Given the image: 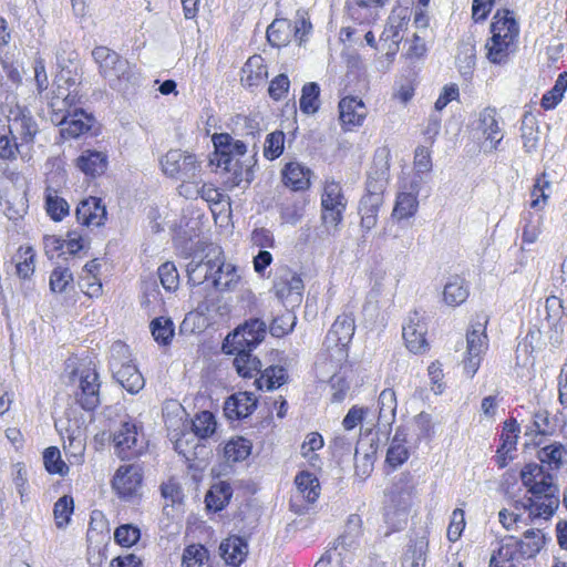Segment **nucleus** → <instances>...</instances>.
<instances>
[{"mask_svg":"<svg viewBox=\"0 0 567 567\" xmlns=\"http://www.w3.org/2000/svg\"><path fill=\"white\" fill-rule=\"evenodd\" d=\"M487 319L471 324L466 333V355L463 360L464 371L473 378L477 372L483 353L487 349V336L485 333Z\"/></svg>","mask_w":567,"mask_h":567,"instance_id":"obj_11","label":"nucleus"},{"mask_svg":"<svg viewBox=\"0 0 567 567\" xmlns=\"http://www.w3.org/2000/svg\"><path fill=\"white\" fill-rule=\"evenodd\" d=\"M409 458V451L404 445V439H392L386 453V463L392 467L402 465Z\"/></svg>","mask_w":567,"mask_h":567,"instance_id":"obj_56","label":"nucleus"},{"mask_svg":"<svg viewBox=\"0 0 567 567\" xmlns=\"http://www.w3.org/2000/svg\"><path fill=\"white\" fill-rule=\"evenodd\" d=\"M546 543L545 534L542 529H527L522 539H516V545L524 559L536 557Z\"/></svg>","mask_w":567,"mask_h":567,"instance_id":"obj_33","label":"nucleus"},{"mask_svg":"<svg viewBox=\"0 0 567 567\" xmlns=\"http://www.w3.org/2000/svg\"><path fill=\"white\" fill-rule=\"evenodd\" d=\"M141 427L130 416L121 420L118 426L112 434L114 453L121 460H132L140 456L147 446L146 440Z\"/></svg>","mask_w":567,"mask_h":567,"instance_id":"obj_7","label":"nucleus"},{"mask_svg":"<svg viewBox=\"0 0 567 567\" xmlns=\"http://www.w3.org/2000/svg\"><path fill=\"white\" fill-rule=\"evenodd\" d=\"M151 331L155 339L161 344L167 346L174 337V323L171 318L159 317L151 322Z\"/></svg>","mask_w":567,"mask_h":567,"instance_id":"obj_50","label":"nucleus"},{"mask_svg":"<svg viewBox=\"0 0 567 567\" xmlns=\"http://www.w3.org/2000/svg\"><path fill=\"white\" fill-rule=\"evenodd\" d=\"M78 167L92 177L101 176L107 169V155L100 151H85L76 159Z\"/></svg>","mask_w":567,"mask_h":567,"instance_id":"obj_28","label":"nucleus"},{"mask_svg":"<svg viewBox=\"0 0 567 567\" xmlns=\"http://www.w3.org/2000/svg\"><path fill=\"white\" fill-rule=\"evenodd\" d=\"M307 200L302 195L289 193L279 204L280 218L284 224H298L306 209Z\"/></svg>","mask_w":567,"mask_h":567,"instance_id":"obj_24","label":"nucleus"},{"mask_svg":"<svg viewBox=\"0 0 567 567\" xmlns=\"http://www.w3.org/2000/svg\"><path fill=\"white\" fill-rule=\"evenodd\" d=\"M491 33L492 37L485 44L486 58L494 64L505 63L509 53L515 51L519 35V24L514 11L497 10L491 23Z\"/></svg>","mask_w":567,"mask_h":567,"instance_id":"obj_3","label":"nucleus"},{"mask_svg":"<svg viewBox=\"0 0 567 567\" xmlns=\"http://www.w3.org/2000/svg\"><path fill=\"white\" fill-rule=\"evenodd\" d=\"M217 427L215 415L209 411H202L195 415L192 429L199 439L210 437Z\"/></svg>","mask_w":567,"mask_h":567,"instance_id":"obj_45","label":"nucleus"},{"mask_svg":"<svg viewBox=\"0 0 567 567\" xmlns=\"http://www.w3.org/2000/svg\"><path fill=\"white\" fill-rule=\"evenodd\" d=\"M519 424L515 419H509L504 422L502 440L503 443L497 450L498 460L497 464L499 467H504L507 464L506 455L516 449L517 437L519 433Z\"/></svg>","mask_w":567,"mask_h":567,"instance_id":"obj_31","label":"nucleus"},{"mask_svg":"<svg viewBox=\"0 0 567 567\" xmlns=\"http://www.w3.org/2000/svg\"><path fill=\"white\" fill-rule=\"evenodd\" d=\"M322 221L327 228L336 229L343 218L347 199L339 183L327 182L321 195Z\"/></svg>","mask_w":567,"mask_h":567,"instance_id":"obj_12","label":"nucleus"},{"mask_svg":"<svg viewBox=\"0 0 567 567\" xmlns=\"http://www.w3.org/2000/svg\"><path fill=\"white\" fill-rule=\"evenodd\" d=\"M142 481L143 475L140 466L135 464L122 465L115 472L112 487L121 498L128 501L138 495Z\"/></svg>","mask_w":567,"mask_h":567,"instance_id":"obj_14","label":"nucleus"},{"mask_svg":"<svg viewBox=\"0 0 567 567\" xmlns=\"http://www.w3.org/2000/svg\"><path fill=\"white\" fill-rule=\"evenodd\" d=\"M309 175L310 169L297 162L287 163L281 171L284 186L295 192L307 189L310 186Z\"/></svg>","mask_w":567,"mask_h":567,"instance_id":"obj_26","label":"nucleus"},{"mask_svg":"<svg viewBox=\"0 0 567 567\" xmlns=\"http://www.w3.org/2000/svg\"><path fill=\"white\" fill-rule=\"evenodd\" d=\"M229 354H236L234 365L239 375L243 378H252L261 372L260 360L251 354L252 349L248 348H229Z\"/></svg>","mask_w":567,"mask_h":567,"instance_id":"obj_27","label":"nucleus"},{"mask_svg":"<svg viewBox=\"0 0 567 567\" xmlns=\"http://www.w3.org/2000/svg\"><path fill=\"white\" fill-rule=\"evenodd\" d=\"M266 332L267 324L264 320L259 318L247 320L226 337L223 351L229 354V348L254 349L265 339Z\"/></svg>","mask_w":567,"mask_h":567,"instance_id":"obj_10","label":"nucleus"},{"mask_svg":"<svg viewBox=\"0 0 567 567\" xmlns=\"http://www.w3.org/2000/svg\"><path fill=\"white\" fill-rule=\"evenodd\" d=\"M339 118L344 130H352L362 124L367 116V107L361 100L346 96L339 102Z\"/></svg>","mask_w":567,"mask_h":567,"instance_id":"obj_21","label":"nucleus"},{"mask_svg":"<svg viewBox=\"0 0 567 567\" xmlns=\"http://www.w3.org/2000/svg\"><path fill=\"white\" fill-rule=\"evenodd\" d=\"M520 480L530 496L516 501L515 508L527 511L532 519H549L559 506L558 487L554 484V476L545 472L543 465L529 463L520 471Z\"/></svg>","mask_w":567,"mask_h":567,"instance_id":"obj_1","label":"nucleus"},{"mask_svg":"<svg viewBox=\"0 0 567 567\" xmlns=\"http://www.w3.org/2000/svg\"><path fill=\"white\" fill-rule=\"evenodd\" d=\"M359 523L358 516H351L348 520V530L337 538L332 547H338V550L342 551V557L347 560L350 557V550L357 543L359 535Z\"/></svg>","mask_w":567,"mask_h":567,"instance_id":"obj_38","label":"nucleus"},{"mask_svg":"<svg viewBox=\"0 0 567 567\" xmlns=\"http://www.w3.org/2000/svg\"><path fill=\"white\" fill-rule=\"evenodd\" d=\"M219 550L227 565L238 567L248 554V545L244 538L230 536L221 542Z\"/></svg>","mask_w":567,"mask_h":567,"instance_id":"obj_25","label":"nucleus"},{"mask_svg":"<svg viewBox=\"0 0 567 567\" xmlns=\"http://www.w3.org/2000/svg\"><path fill=\"white\" fill-rule=\"evenodd\" d=\"M295 323L296 317L292 313L287 312L274 318L269 326V332L272 337L281 338L292 331Z\"/></svg>","mask_w":567,"mask_h":567,"instance_id":"obj_62","label":"nucleus"},{"mask_svg":"<svg viewBox=\"0 0 567 567\" xmlns=\"http://www.w3.org/2000/svg\"><path fill=\"white\" fill-rule=\"evenodd\" d=\"M296 485L302 496L313 503L319 497L320 484L318 478L309 472H301L296 476Z\"/></svg>","mask_w":567,"mask_h":567,"instance_id":"obj_43","label":"nucleus"},{"mask_svg":"<svg viewBox=\"0 0 567 567\" xmlns=\"http://www.w3.org/2000/svg\"><path fill=\"white\" fill-rule=\"evenodd\" d=\"M163 172L184 183L195 182L200 172V164L194 154L179 148L168 151L161 161Z\"/></svg>","mask_w":567,"mask_h":567,"instance_id":"obj_9","label":"nucleus"},{"mask_svg":"<svg viewBox=\"0 0 567 567\" xmlns=\"http://www.w3.org/2000/svg\"><path fill=\"white\" fill-rule=\"evenodd\" d=\"M414 169L416 175L426 174L432 171V159L430 148L425 145H419L414 152Z\"/></svg>","mask_w":567,"mask_h":567,"instance_id":"obj_63","label":"nucleus"},{"mask_svg":"<svg viewBox=\"0 0 567 567\" xmlns=\"http://www.w3.org/2000/svg\"><path fill=\"white\" fill-rule=\"evenodd\" d=\"M344 557L338 547H330L317 561L315 567H344Z\"/></svg>","mask_w":567,"mask_h":567,"instance_id":"obj_64","label":"nucleus"},{"mask_svg":"<svg viewBox=\"0 0 567 567\" xmlns=\"http://www.w3.org/2000/svg\"><path fill=\"white\" fill-rule=\"evenodd\" d=\"M209 558L207 548L200 544L188 545L182 556V567H203Z\"/></svg>","mask_w":567,"mask_h":567,"instance_id":"obj_51","label":"nucleus"},{"mask_svg":"<svg viewBox=\"0 0 567 567\" xmlns=\"http://www.w3.org/2000/svg\"><path fill=\"white\" fill-rule=\"evenodd\" d=\"M43 463L45 470L50 474H59L61 476H64L69 471L68 465L61 457L60 450L55 446H50L44 450Z\"/></svg>","mask_w":567,"mask_h":567,"instance_id":"obj_53","label":"nucleus"},{"mask_svg":"<svg viewBox=\"0 0 567 567\" xmlns=\"http://www.w3.org/2000/svg\"><path fill=\"white\" fill-rule=\"evenodd\" d=\"M355 330L354 317L351 312H343L337 317L328 331L323 346L331 357V370L336 371L347 358V346Z\"/></svg>","mask_w":567,"mask_h":567,"instance_id":"obj_6","label":"nucleus"},{"mask_svg":"<svg viewBox=\"0 0 567 567\" xmlns=\"http://www.w3.org/2000/svg\"><path fill=\"white\" fill-rule=\"evenodd\" d=\"M411 19V12L408 7L394 9L386 22V25L380 37L382 42H390L388 50L395 52L403 35L401 32L406 30Z\"/></svg>","mask_w":567,"mask_h":567,"instance_id":"obj_17","label":"nucleus"},{"mask_svg":"<svg viewBox=\"0 0 567 567\" xmlns=\"http://www.w3.org/2000/svg\"><path fill=\"white\" fill-rule=\"evenodd\" d=\"M390 150L388 146H381L377 148L373 162L368 171V177L365 185H369L372 189H386L389 182V169H390Z\"/></svg>","mask_w":567,"mask_h":567,"instance_id":"obj_20","label":"nucleus"},{"mask_svg":"<svg viewBox=\"0 0 567 567\" xmlns=\"http://www.w3.org/2000/svg\"><path fill=\"white\" fill-rule=\"evenodd\" d=\"M73 508L74 503L72 497L64 495L58 499L53 509L58 527H63L70 522Z\"/></svg>","mask_w":567,"mask_h":567,"instance_id":"obj_60","label":"nucleus"},{"mask_svg":"<svg viewBox=\"0 0 567 567\" xmlns=\"http://www.w3.org/2000/svg\"><path fill=\"white\" fill-rule=\"evenodd\" d=\"M93 122L94 118L82 109H74L73 114L68 118H65V115L56 118V125L60 126V135L64 140L93 136L94 133H90Z\"/></svg>","mask_w":567,"mask_h":567,"instance_id":"obj_15","label":"nucleus"},{"mask_svg":"<svg viewBox=\"0 0 567 567\" xmlns=\"http://www.w3.org/2000/svg\"><path fill=\"white\" fill-rule=\"evenodd\" d=\"M157 275L166 291H175L178 288L179 275L173 262L166 261L161 265L158 267Z\"/></svg>","mask_w":567,"mask_h":567,"instance_id":"obj_55","label":"nucleus"},{"mask_svg":"<svg viewBox=\"0 0 567 567\" xmlns=\"http://www.w3.org/2000/svg\"><path fill=\"white\" fill-rule=\"evenodd\" d=\"M141 537L138 527L132 524H124L118 526L114 532V539L123 547H131L135 545Z\"/></svg>","mask_w":567,"mask_h":567,"instance_id":"obj_57","label":"nucleus"},{"mask_svg":"<svg viewBox=\"0 0 567 567\" xmlns=\"http://www.w3.org/2000/svg\"><path fill=\"white\" fill-rule=\"evenodd\" d=\"M251 452V443L238 436L226 443L224 447V456L227 462H240L249 456Z\"/></svg>","mask_w":567,"mask_h":567,"instance_id":"obj_40","label":"nucleus"},{"mask_svg":"<svg viewBox=\"0 0 567 567\" xmlns=\"http://www.w3.org/2000/svg\"><path fill=\"white\" fill-rule=\"evenodd\" d=\"M538 460L550 468L558 470L567 462V444L554 442L537 452Z\"/></svg>","mask_w":567,"mask_h":567,"instance_id":"obj_36","label":"nucleus"},{"mask_svg":"<svg viewBox=\"0 0 567 567\" xmlns=\"http://www.w3.org/2000/svg\"><path fill=\"white\" fill-rule=\"evenodd\" d=\"M427 543L419 540L414 544L403 559V567H424L426 560Z\"/></svg>","mask_w":567,"mask_h":567,"instance_id":"obj_61","label":"nucleus"},{"mask_svg":"<svg viewBox=\"0 0 567 567\" xmlns=\"http://www.w3.org/2000/svg\"><path fill=\"white\" fill-rule=\"evenodd\" d=\"M385 189H372L365 185V194L359 202L358 212L361 216V227L369 231L378 223V214L383 204V194Z\"/></svg>","mask_w":567,"mask_h":567,"instance_id":"obj_19","label":"nucleus"},{"mask_svg":"<svg viewBox=\"0 0 567 567\" xmlns=\"http://www.w3.org/2000/svg\"><path fill=\"white\" fill-rule=\"evenodd\" d=\"M550 187L549 181L546 179V175L542 174L535 181L534 187L532 189L530 196V207L535 209L543 208L548 199V194L546 189Z\"/></svg>","mask_w":567,"mask_h":567,"instance_id":"obj_58","label":"nucleus"},{"mask_svg":"<svg viewBox=\"0 0 567 567\" xmlns=\"http://www.w3.org/2000/svg\"><path fill=\"white\" fill-rule=\"evenodd\" d=\"M417 206L416 195L412 193H401L396 198L392 216L398 219L409 218L416 213Z\"/></svg>","mask_w":567,"mask_h":567,"instance_id":"obj_49","label":"nucleus"},{"mask_svg":"<svg viewBox=\"0 0 567 567\" xmlns=\"http://www.w3.org/2000/svg\"><path fill=\"white\" fill-rule=\"evenodd\" d=\"M241 82L249 86H258L268 76L267 66L261 55L250 56L241 69Z\"/></svg>","mask_w":567,"mask_h":567,"instance_id":"obj_29","label":"nucleus"},{"mask_svg":"<svg viewBox=\"0 0 567 567\" xmlns=\"http://www.w3.org/2000/svg\"><path fill=\"white\" fill-rule=\"evenodd\" d=\"M72 379L79 383L74 392L76 403L85 411H94L101 404V383L95 368H78L72 372Z\"/></svg>","mask_w":567,"mask_h":567,"instance_id":"obj_8","label":"nucleus"},{"mask_svg":"<svg viewBox=\"0 0 567 567\" xmlns=\"http://www.w3.org/2000/svg\"><path fill=\"white\" fill-rule=\"evenodd\" d=\"M426 331L424 318L417 311L411 312L402 327L403 339L411 352L419 353L426 349Z\"/></svg>","mask_w":567,"mask_h":567,"instance_id":"obj_18","label":"nucleus"},{"mask_svg":"<svg viewBox=\"0 0 567 567\" xmlns=\"http://www.w3.org/2000/svg\"><path fill=\"white\" fill-rule=\"evenodd\" d=\"M288 375L285 368L270 365L261 372L258 379L255 380V384L259 390H262L264 388L267 390H274L285 384Z\"/></svg>","mask_w":567,"mask_h":567,"instance_id":"obj_37","label":"nucleus"},{"mask_svg":"<svg viewBox=\"0 0 567 567\" xmlns=\"http://www.w3.org/2000/svg\"><path fill=\"white\" fill-rule=\"evenodd\" d=\"M396 406L395 392L390 388L384 389L379 395V421L390 425L394 421Z\"/></svg>","mask_w":567,"mask_h":567,"instance_id":"obj_41","label":"nucleus"},{"mask_svg":"<svg viewBox=\"0 0 567 567\" xmlns=\"http://www.w3.org/2000/svg\"><path fill=\"white\" fill-rule=\"evenodd\" d=\"M17 274L20 278L27 279L34 272L35 251L32 247L20 248L17 256Z\"/></svg>","mask_w":567,"mask_h":567,"instance_id":"obj_54","label":"nucleus"},{"mask_svg":"<svg viewBox=\"0 0 567 567\" xmlns=\"http://www.w3.org/2000/svg\"><path fill=\"white\" fill-rule=\"evenodd\" d=\"M92 56L99 65L100 74L109 85L118 92L128 93L138 84V76L132 70L128 61L106 47H96Z\"/></svg>","mask_w":567,"mask_h":567,"instance_id":"obj_4","label":"nucleus"},{"mask_svg":"<svg viewBox=\"0 0 567 567\" xmlns=\"http://www.w3.org/2000/svg\"><path fill=\"white\" fill-rule=\"evenodd\" d=\"M233 496V488L228 482L219 481L213 484L206 494L205 503L209 511L219 512L224 509Z\"/></svg>","mask_w":567,"mask_h":567,"instance_id":"obj_30","label":"nucleus"},{"mask_svg":"<svg viewBox=\"0 0 567 567\" xmlns=\"http://www.w3.org/2000/svg\"><path fill=\"white\" fill-rule=\"evenodd\" d=\"M213 258L195 262L194 260L187 265L188 281L194 286H198L208 279L213 280Z\"/></svg>","mask_w":567,"mask_h":567,"instance_id":"obj_44","label":"nucleus"},{"mask_svg":"<svg viewBox=\"0 0 567 567\" xmlns=\"http://www.w3.org/2000/svg\"><path fill=\"white\" fill-rule=\"evenodd\" d=\"M128 347L122 341H115L111 347L110 367L114 379L131 394L138 393L145 385V380L131 360Z\"/></svg>","mask_w":567,"mask_h":567,"instance_id":"obj_5","label":"nucleus"},{"mask_svg":"<svg viewBox=\"0 0 567 567\" xmlns=\"http://www.w3.org/2000/svg\"><path fill=\"white\" fill-rule=\"evenodd\" d=\"M476 50L471 41L462 42L456 54V65L462 75H470L475 66Z\"/></svg>","mask_w":567,"mask_h":567,"instance_id":"obj_42","label":"nucleus"},{"mask_svg":"<svg viewBox=\"0 0 567 567\" xmlns=\"http://www.w3.org/2000/svg\"><path fill=\"white\" fill-rule=\"evenodd\" d=\"M257 408V399L251 392H238L230 395L224 404V413L229 420L249 416Z\"/></svg>","mask_w":567,"mask_h":567,"instance_id":"obj_22","label":"nucleus"},{"mask_svg":"<svg viewBox=\"0 0 567 567\" xmlns=\"http://www.w3.org/2000/svg\"><path fill=\"white\" fill-rule=\"evenodd\" d=\"M213 286L219 291H234L239 281L240 274L238 268L231 262H226L221 251L213 258Z\"/></svg>","mask_w":567,"mask_h":567,"instance_id":"obj_16","label":"nucleus"},{"mask_svg":"<svg viewBox=\"0 0 567 567\" xmlns=\"http://www.w3.org/2000/svg\"><path fill=\"white\" fill-rule=\"evenodd\" d=\"M477 130L489 142H502L504 137L494 107H486L480 113Z\"/></svg>","mask_w":567,"mask_h":567,"instance_id":"obj_34","label":"nucleus"},{"mask_svg":"<svg viewBox=\"0 0 567 567\" xmlns=\"http://www.w3.org/2000/svg\"><path fill=\"white\" fill-rule=\"evenodd\" d=\"M47 212L54 220H61L69 214V204L65 199L58 196V192L52 187L45 189Z\"/></svg>","mask_w":567,"mask_h":567,"instance_id":"obj_47","label":"nucleus"},{"mask_svg":"<svg viewBox=\"0 0 567 567\" xmlns=\"http://www.w3.org/2000/svg\"><path fill=\"white\" fill-rule=\"evenodd\" d=\"M468 297V287L465 279L453 276L444 286L443 300L447 306L456 307L462 305Z\"/></svg>","mask_w":567,"mask_h":567,"instance_id":"obj_35","label":"nucleus"},{"mask_svg":"<svg viewBox=\"0 0 567 567\" xmlns=\"http://www.w3.org/2000/svg\"><path fill=\"white\" fill-rule=\"evenodd\" d=\"M292 39V24L285 18H276L267 28V40L271 47L281 48Z\"/></svg>","mask_w":567,"mask_h":567,"instance_id":"obj_32","label":"nucleus"},{"mask_svg":"<svg viewBox=\"0 0 567 567\" xmlns=\"http://www.w3.org/2000/svg\"><path fill=\"white\" fill-rule=\"evenodd\" d=\"M54 245V250H62V254L75 255L83 248L81 236H75L73 233L68 234V239L60 240L54 237H47L44 239L47 254H49V244Z\"/></svg>","mask_w":567,"mask_h":567,"instance_id":"obj_52","label":"nucleus"},{"mask_svg":"<svg viewBox=\"0 0 567 567\" xmlns=\"http://www.w3.org/2000/svg\"><path fill=\"white\" fill-rule=\"evenodd\" d=\"M8 131L12 134L13 140L21 138L28 142L37 133V124L31 116L22 114V116L9 120Z\"/></svg>","mask_w":567,"mask_h":567,"instance_id":"obj_39","label":"nucleus"},{"mask_svg":"<svg viewBox=\"0 0 567 567\" xmlns=\"http://www.w3.org/2000/svg\"><path fill=\"white\" fill-rule=\"evenodd\" d=\"M303 288L301 277L290 268L277 269L271 290L279 300L288 301L291 305L299 303L302 299Z\"/></svg>","mask_w":567,"mask_h":567,"instance_id":"obj_13","label":"nucleus"},{"mask_svg":"<svg viewBox=\"0 0 567 567\" xmlns=\"http://www.w3.org/2000/svg\"><path fill=\"white\" fill-rule=\"evenodd\" d=\"M524 559L514 536L502 539L501 546L491 557L489 567H516Z\"/></svg>","mask_w":567,"mask_h":567,"instance_id":"obj_23","label":"nucleus"},{"mask_svg":"<svg viewBox=\"0 0 567 567\" xmlns=\"http://www.w3.org/2000/svg\"><path fill=\"white\" fill-rule=\"evenodd\" d=\"M73 282V275L68 268L56 267L50 275V289L52 292H64Z\"/></svg>","mask_w":567,"mask_h":567,"instance_id":"obj_59","label":"nucleus"},{"mask_svg":"<svg viewBox=\"0 0 567 567\" xmlns=\"http://www.w3.org/2000/svg\"><path fill=\"white\" fill-rule=\"evenodd\" d=\"M354 3L362 10H365L364 13L359 12L355 17L357 20L360 19L361 23L371 24L374 23L379 19V10L382 9L385 4L390 2V0H353Z\"/></svg>","mask_w":567,"mask_h":567,"instance_id":"obj_48","label":"nucleus"},{"mask_svg":"<svg viewBox=\"0 0 567 567\" xmlns=\"http://www.w3.org/2000/svg\"><path fill=\"white\" fill-rule=\"evenodd\" d=\"M209 165L221 168L228 176L225 181L230 188L248 187L254 179L255 155L247 154L246 144H214Z\"/></svg>","mask_w":567,"mask_h":567,"instance_id":"obj_2","label":"nucleus"},{"mask_svg":"<svg viewBox=\"0 0 567 567\" xmlns=\"http://www.w3.org/2000/svg\"><path fill=\"white\" fill-rule=\"evenodd\" d=\"M320 87L316 82H309L303 85L299 106L305 114H313L319 109Z\"/></svg>","mask_w":567,"mask_h":567,"instance_id":"obj_46","label":"nucleus"}]
</instances>
